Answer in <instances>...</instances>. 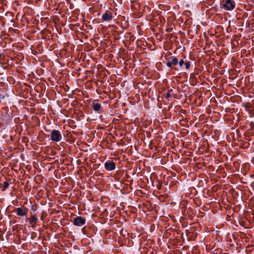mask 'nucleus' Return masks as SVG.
I'll return each instance as SVG.
<instances>
[{"instance_id": "14", "label": "nucleus", "mask_w": 254, "mask_h": 254, "mask_svg": "<svg viewBox=\"0 0 254 254\" xmlns=\"http://www.w3.org/2000/svg\"><path fill=\"white\" fill-rule=\"evenodd\" d=\"M185 64L184 61L183 59H180L178 61V64L180 66H182Z\"/></svg>"}, {"instance_id": "9", "label": "nucleus", "mask_w": 254, "mask_h": 254, "mask_svg": "<svg viewBox=\"0 0 254 254\" xmlns=\"http://www.w3.org/2000/svg\"><path fill=\"white\" fill-rule=\"evenodd\" d=\"M92 107L94 111L96 112H99L101 109V105L98 103H93Z\"/></svg>"}, {"instance_id": "4", "label": "nucleus", "mask_w": 254, "mask_h": 254, "mask_svg": "<svg viewBox=\"0 0 254 254\" xmlns=\"http://www.w3.org/2000/svg\"><path fill=\"white\" fill-rule=\"evenodd\" d=\"M104 167L107 171H113L116 168V163L113 161L108 160L105 163Z\"/></svg>"}, {"instance_id": "2", "label": "nucleus", "mask_w": 254, "mask_h": 254, "mask_svg": "<svg viewBox=\"0 0 254 254\" xmlns=\"http://www.w3.org/2000/svg\"><path fill=\"white\" fill-rule=\"evenodd\" d=\"M62 138V136L60 131L56 129L52 130L51 133V139L53 141L59 142L61 140Z\"/></svg>"}, {"instance_id": "13", "label": "nucleus", "mask_w": 254, "mask_h": 254, "mask_svg": "<svg viewBox=\"0 0 254 254\" xmlns=\"http://www.w3.org/2000/svg\"><path fill=\"white\" fill-rule=\"evenodd\" d=\"M169 225L168 227H166V232L167 233H171L173 231H174V229H172V228L170 227L169 228Z\"/></svg>"}, {"instance_id": "17", "label": "nucleus", "mask_w": 254, "mask_h": 254, "mask_svg": "<svg viewBox=\"0 0 254 254\" xmlns=\"http://www.w3.org/2000/svg\"><path fill=\"white\" fill-rule=\"evenodd\" d=\"M85 223H73L74 225L81 226Z\"/></svg>"}, {"instance_id": "6", "label": "nucleus", "mask_w": 254, "mask_h": 254, "mask_svg": "<svg viewBox=\"0 0 254 254\" xmlns=\"http://www.w3.org/2000/svg\"><path fill=\"white\" fill-rule=\"evenodd\" d=\"M178 64V60L175 57H171L170 61H168L166 63V65L168 67H171L172 65H176Z\"/></svg>"}, {"instance_id": "11", "label": "nucleus", "mask_w": 254, "mask_h": 254, "mask_svg": "<svg viewBox=\"0 0 254 254\" xmlns=\"http://www.w3.org/2000/svg\"><path fill=\"white\" fill-rule=\"evenodd\" d=\"M73 222H85V219L82 217H76L74 218Z\"/></svg>"}, {"instance_id": "20", "label": "nucleus", "mask_w": 254, "mask_h": 254, "mask_svg": "<svg viewBox=\"0 0 254 254\" xmlns=\"http://www.w3.org/2000/svg\"><path fill=\"white\" fill-rule=\"evenodd\" d=\"M167 97H170V94L169 93H168L167 94Z\"/></svg>"}, {"instance_id": "12", "label": "nucleus", "mask_w": 254, "mask_h": 254, "mask_svg": "<svg viewBox=\"0 0 254 254\" xmlns=\"http://www.w3.org/2000/svg\"><path fill=\"white\" fill-rule=\"evenodd\" d=\"M9 184L8 182L5 181L3 183V186H2V190H5L7 189L9 187Z\"/></svg>"}, {"instance_id": "15", "label": "nucleus", "mask_w": 254, "mask_h": 254, "mask_svg": "<svg viewBox=\"0 0 254 254\" xmlns=\"http://www.w3.org/2000/svg\"><path fill=\"white\" fill-rule=\"evenodd\" d=\"M185 66H186V68L187 69H189L190 67V62H186L185 63Z\"/></svg>"}, {"instance_id": "7", "label": "nucleus", "mask_w": 254, "mask_h": 254, "mask_svg": "<svg viewBox=\"0 0 254 254\" xmlns=\"http://www.w3.org/2000/svg\"><path fill=\"white\" fill-rule=\"evenodd\" d=\"M241 226L238 230L239 231H245L246 230V232L248 233V229L251 228V227L249 226V225L251 224V223H239ZM254 226L252 227L253 228Z\"/></svg>"}, {"instance_id": "16", "label": "nucleus", "mask_w": 254, "mask_h": 254, "mask_svg": "<svg viewBox=\"0 0 254 254\" xmlns=\"http://www.w3.org/2000/svg\"><path fill=\"white\" fill-rule=\"evenodd\" d=\"M31 217L32 221H36L37 220V218L35 217L34 215H31Z\"/></svg>"}, {"instance_id": "19", "label": "nucleus", "mask_w": 254, "mask_h": 254, "mask_svg": "<svg viewBox=\"0 0 254 254\" xmlns=\"http://www.w3.org/2000/svg\"><path fill=\"white\" fill-rule=\"evenodd\" d=\"M232 225H234L236 227H238V225L237 224H236V223H231Z\"/></svg>"}, {"instance_id": "10", "label": "nucleus", "mask_w": 254, "mask_h": 254, "mask_svg": "<svg viewBox=\"0 0 254 254\" xmlns=\"http://www.w3.org/2000/svg\"><path fill=\"white\" fill-rule=\"evenodd\" d=\"M194 223H190V230H186V232H188L189 233H193L195 232L197 230L196 226H192V225Z\"/></svg>"}, {"instance_id": "8", "label": "nucleus", "mask_w": 254, "mask_h": 254, "mask_svg": "<svg viewBox=\"0 0 254 254\" xmlns=\"http://www.w3.org/2000/svg\"><path fill=\"white\" fill-rule=\"evenodd\" d=\"M94 227L95 226L93 224L89 226H85L81 229V231L83 234H85L86 233L88 232L89 229H93V230L94 231Z\"/></svg>"}, {"instance_id": "3", "label": "nucleus", "mask_w": 254, "mask_h": 254, "mask_svg": "<svg viewBox=\"0 0 254 254\" xmlns=\"http://www.w3.org/2000/svg\"><path fill=\"white\" fill-rule=\"evenodd\" d=\"M235 6V2L233 0H227L222 5V7L227 10H232Z\"/></svg>"}, {"instance_id": "21", "label": "nucleus", "mask_w": 254, "mask_h": 254, "mask_svg": "<svg viewBox=\"0 0 254 254\" xmlns=\"http://www.w3.org/2000/svg\"><path fill=\"white\" fill-rule=\"evenodd\" d=\"M182 227H186V226H185L184 224H182Z\"/></svg>"}, {"instance_id": "5", "label": "nucleus", "mask_w": 254, "mask_h": 254, "mask_svg": "<svg viewBox=\"0 0 254 254\" xmlns=\"http://www.w3.org/2000/svg\"><path fill=\"white\" fill-rule=\"evenodd\" d=\"M113 17L112 12L109 10H106L102 16V19L105 21H109L112 19Z\"/></svg>"}, {"instance_id": "1", "label": "nucleus", "mask_w": 254, "mask_h": 254, "mask_svg": "<svg viewBox=\"0 0 254 254\" xmlns=\"http://www.w3.org/2000/svg\"><path fill=\"white\" fill-rule=\"evenodd\" d=\"M29 209L25 207H20L16 208L14 209V213L19 217L20 219H23L27 221L29 220L28 213Z\"/></svg>"}, {"instance_id": "18", "label": "nucleus", "mask_w": 254, "mask_h": 254, "mask_svg": "<svg viewBox=\"0 0 254 254\" xmlns=\"http://www.w3.org/2000/svg\"><path fill=\"white\" fill-rule=\"evenodd\" d=\"M28 227H36V223H34L33 225H32L31 226H29Z\"/></svg>"}]
</instances>
